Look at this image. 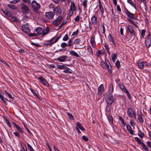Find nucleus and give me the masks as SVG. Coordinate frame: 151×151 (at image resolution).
Returning <instances> with one entry per match:
<instances>
[{
  "label": "nucleus",
  "instance_id": "obj_1",
  "mask_svg": "<svg viewBox=\"0 0 151 151\" xmlns=\"http://www.w3.org/2000/svg\"><path fill=\"white\" fill-rule=\"evenodd\" d=\"M102 67L104 69H108V72L110 73H112V68L108 60H105V62L102 61L101 62Z\"/></svg>",
  "mask_w": 151,
  "mask_h": 151
},
{
  "label": "nucleus",
  "instance_id": "obj_2",
  "mask_svg": "<svg viewBox=\"0 0 151 151\" xmlns=\"http://www.w3.org/2000/svg\"><path fill=\"white\" fill-rule=\"evenodd\" d=\"M106 101L107 104L111 106L114 101V99L112 94H109L107 96Z\"/></svg>",
  "mask_w": 151,
  "mask_h": 151
},
{
  "label": "nucleus",
  "instance_id": "obj_3",
  "mask_svg": "<svg viewBox=\"0 0 151 151\" xmlns=\"http://www.w3.org/2000/svg\"><path fill=\"white\" fill-rule=\"evenodd\" d=\"M124 12L128 17L129 18L133 19L135 20H137V18L135 16V14L130 12L126 8L124 9Z\"/></svg>",
  "mask_w": 151,
  "mask_h": 151
},
{
  "label": "nucleus",
  "instance_id": "obj_4",
  "mask_svg": "<svg viewBox=\"0 0 151 151\" xmlns=\"http://www.w3.org/2000/svg\"><path fill=\"white\" fill-rule=\"evenodd\" d=\"M21 5V11L25 14H28L30 12L28 7L23 3H22Z\"/></svg>",
  "mask_w": 151,
  "mask_h": 151
},
{
  "label": "nucleus",
  "instance_id": "obj_5",
  "mask_svg": "<svg viewBox=\"0 0 151 151\" xmlns=\"http://www.w3.org/2000/svg\"><path fill=\"white\" fill-rule=\"evenodd\" d=\"M145 46L147 48L151 46V35L150 32L146 37L145 40Z\"/></svg>",
  "mask_w": 151,
  "mask_h": 151
},
{
  "label": "nucleus",
  "instance_id": "obj_6",
  "mask_svg": "<svg viewBox=\"0 0 151 151\" xmlns=\"http://www.w3.org/2000/svg\"><path fill=\"white\" fill-rule=\"evenodd\" d=\"M56 37L57 36H55L49 40L45 41L43 42L44 45H49L50 46H51L52 45L55 43L53 41L55 40Z\"/></svg>",
  "mask_w": 151,
  "mask_h": 151
},
{
  "label": "nucleus",
  "instance_id": "obj_7",
  "mask_svg": "<svg viewBox=\"0 0 151 151\" xmlns=\"http://www.w3.org/2000/svg\"><path fill=\"white\" fill-rule=\"evenodd\" d=\"M63 19L62 17L61 16H59L53 22L52 24L54 25L57 26L60 24Z\"/></svg>",
  "mask_w": 151,
  "mask_h": 151
},
{
  "label": "nucleus",
  "instance_id": "obj_8",
  "mask_svg": "<svg viewBox=\"0 0 151 151\" xmlns=\"http://www.w3.org/2000/svg\"><path fill=\"white\" fill-rule=\"evenodd\" d=\"M32 6L34 10H38L40 7V4L35 1H33L32 3Z\"/></svg>",
  "mask_w": 151,
  "mask_h": 151
},
{
  "label": "nucleus",
  "instance_id": "obj_9",
  "mask_svg": "<svg viewBox=\"0 0 151 151\" xmlns=\"http://www.w3.org/2000/svg\"><path fill=\"white\" fill-rule=\"evenodd\" d=\"M127 30H128L129 33L131 35V38L132 39V40H133L136 36V33L134 32L133 27L129 28Z\"/></svg>",
  "mask_w": 151,
  "mask_h": 151
},
{
  "label": "nucleus",
  "instance_id": "obj_10",
  "mask_svg": "<svg viewBox=\"0 0 151 151\" xmlns=\"http://www.w3.org/2000/svg\"><path fill=\"white\" fill-rule=\"evenodd\" d=\"M53 11L56 13L57 15H60L62 13L61 9L60 7L58 6L54 7Z\"/></svg>",
  "mask_w": 151,
  "mask_h": 151
},
{
  "label": "nucleus",
  "instance_id": "obj_11",
  "mask_svg": "<svg viewBox=\"0 0 151 151\" xmlns=\"http://www.w3.org/2000/svg\"><path fill=\"white\" fill-rule=\"evenodd\" d=\"M12 123L16 128L22 135V134L23 133H24L26 134V133L25 132H24L22 129L19 125L13 122H12Z\"/></svg>",
  "mask_w": 151,
  "mask_h": 151
},
{
  "label": "nucleus",
  "instance_id": "obj_12",
  "mask_svg": "<svg viewBox=\"0 0 151 151\" xmlns=\"http://www.w3.org/2000/svg\"><path fill=\"white\" fill-rule=\"evenodd\" d=\"M38 79L42 83H43V84L44 85L47 87H49V85L48 82L43 77L40 76L38 78Z\"/></svg>",
  "mask_w": 151,
  "mask_h": 151
},
{
  "label": "nucleus",
  "instance_id": "obj_13",
  "mask_svg": "<svg viewBox=\"0 0 151 151\" xmlns=\"http://www.w3.org/2000/svg\"><path fill=\"white\" fill-rule=\"evenodd\" d=\"M54 15V13L52 12H47L45 13V16L48 18L51 19L53 18Z\"/></svg>",
  "mask_w": 151,
  "mask_h": 151
},
{
  "label": "nucleus",
  "instance_id": "obj_14",
  "mask_svg": "<svg viewBox=\"0 0 151 151\" xmlns=\"http://www.w3.org/2000/svg\"><path fill=\"white\" fill-rule=\"evenodd\" d=\"M118 86H119V88L123 92H125L124 91H126V90L127 89L124 86L123 84L122 83H121V81L119 79H118Z\"/></svg>",
  "mask_w": 151,
  "mask_h": 151
},
{
  "label": "nucleus",
  "instance_id": "obj_15",
  "mask_svg": "<svg viewBox=\"0 0 151 151\" xmlns=\"http://www.w3.org/2000/svg\"><path fill=\"white\" fill-rule=\"evenodd\" d=\"M68 58L67 55L62 56L57 58V60L60 62L65 61L66 59Z\"/></svg>",
  "mask_w": 151,
  "mask_h": 151
},
{
  "label": "nucleus",
  "instance_id": "obj_16",
  "mask_svg": "<svg viewBox=\"0 0 151 151\" xmlns=\"http://www.w3.org/2000/svg\"><path fill=\"white\" fill-rule=\"evenodd\" d=\"M133 111L131 108H129L128 109L127 114L128 116L132 117L133 116Z\"/></svg>",
  "mask_w": 151,
  "mask_h": 151
},
{
  "label": "nucleus",
  "instance_id": "obj_17",
  "mask_svg": "<svg viewBox=\"0 0 151 151\" xmlns=\"http://www.w3.org/2000/svg\"><path fill=\"white\" fill-rule=\"evenodd\" d=\"M1 11L3 12L4 14L7 17H10L12 15V14L9 11L6 9H1Z\"/></svg>",
  "mask_w": 151,
  "mask_h": 151
},
{
  "label": "nucleus",
  "instance_id": "obj_18",
  "mask_svg": "<svg viewBox=\"0 0 151 151\" xmlns=\"http://www.w3.org/2000/svg\"><path fill=\"white\" fill-rule=\"evenodd\" d=\"M104 90V86L103 84H101L98 88V95H101Z\"/></svg>",
  "mask_w": 151,
  "mask_h": 151
},
{
  "label": "nucleus",
  "instance_id": "obj_19",
  "mask_svg": "<svg viewBox=\"0 0 151 151\" xmlns=\"http://www.w3.org/2000/svg\"><path fill=\"white\" fill-rule=\"evenodd\" d=\"M109 105L107 104L105 108V114L106 115H110L111 114L110 112V109Z\"/></svg>",
  "mask_w": 151,
  "mask_h": 151
},
{
  "label": "nucleus",
  "instance_id": "obj_20",
  "mask_svg": "<svg viewBox=\"0 0 151 151\" xmlns=\"http://www.w3.org/2000/svg\"><path fill=\"white\" fill-rule=\"evenodd\" d=\"M70 11H76V8L75 4L74 2L71 1V5L70 7Z\"/></svg>",
  "mask_w": 151,
  "mask_h": 151
},
{
  "label": "nucleus",
  "instance_id": "obj_21",
  "mask_svg": "<svg viewBox=\"0 0 151 151\" xmlns=\"http://www.w3.org/2000/svg\"><path fill=\"white\" fill-rule=\"evenodd\" d=\"M49 31V29L48 27H47L45 29H42V36L43 37L47 35Z\"/></svg>",
  "mask_w": 151,
  "mask_h": 151
},
{
  "label": "nucleus",
  "instance_id": "obj_22",
  "mask_svg": "<svg viewBox=\"0 0 151 151\" xmlns=\"http://www.w3.org/2000/svg\"><path fill=\"white\" fill-rule=\"evenodd\" d=\"M107 116V117L108 118V121L111 124H113V118L112 116L111 115V114H110V115H106Z\"/></svg>",
  "mask_w": 151,
  "mask_h": 151
},
{
  "label": "nucleus",
  "instance_id": "obj_23",
  "mask_svg": "<svg viewBox=\"0 0 151 151\" xmlns=\"http://www.w3.org/2000/svg\"><path fill=\"white\" fill-rule=\"evenodd\" d=\"M30 89L36 98L40 99V98L39 96L38 93L37 91L36 92L34 90H33L31 88H30Z\"/></svg>",
  "mask_w": 151,
  "mask_h": 151
},
{
  "label": "nucleus",
  "instance_id": "obj_24",
  "mask_svg": "<svg viewBox=\"0 0 151 151\" xmlns=\"http://www.w3.org/2000/svg\"><path fill=\"white\" fill-rule=\"evenodd\" d=\"M127 129L129 133L132 135L134 134V133L133 130L132 129V127L129 125H127L126 126Z\"/></svg>",
  "mask_w": 151,
  "mask_h": 151
},
{
  "label": "nucleus",
  "instance_id": "obj_25",
  "mask_svg": "<svg viewBox=\"0 0 151 151\" xmlns=\"http://www.w3.org/2000/svg\"><path fill=\"white\" fill-rule=\"evenodd\" d=\"M56 66L58 68L60 69H69V68L64 65H57Z\"/></svg>",
  "mask_w": 151,
  "mask_h": 151
},
{
  "label": "nucleus",
  "instance_id": "obj_26",
  "mask_svg": "<svg viewBox=\"0 0 151 151\" xmlns=\"http://www.w3.org/2000/svg\"><path fill=\"white\" fill-rule=\"evenodd\" d=\"M77 126L81 130L85 131V129L84 127L81 125V124L79 122H77L76 123Z\"/></svg>",
  "mask_w": 151,
  "mask_h": 151
},
{
  "label": "nucleus",
  "instance_id": "obj_27",
  "mask_svg": "<svg viewBox=\"0 0 151 151\" xmlns=\"http://www.w3.org/2000/svg\"><path fill=\"white\" fill-rule=\"evenodd\" d=\"M35 31L39 35H41L42 32V29L40 27H38L36 29Z\"/></svg>",
  "mask_w": 151,
  "mask_h": 151
},
{
  "label": "nucleus",
  "instance_id": "obj_28",
  "mask_svg": "<svg viewBox=\"0 0 151 151\" xmlns=\"http://www.w3.org/2000/svg\"><path fill=\"white\" fill-rule=\"evenodd\" d=\"M108 38H109V40L112 43L114 44V46H116V44L114 41V39L112 37L111 35L109 33V35L108 36Z\"/></svg>",
  "mask_w": 151,
  "mask_h": 151
},
{
  "label": "nucleus",
  "instance_id": "obj_29",
  "mask_svg": "<svg viewBox=\"0 0 151 151\" xmlns=\"http://www.w3.org/2000/svg\"><path fill=\"white\" fill-rule=\"evenodd\" d=\"M70 54L76 57H79L80 56L79 55L77 54V52H75L74 51H70L69 52Z\"/></svg>",
  "mask_w": 151,
  "mask_h": 151
},
{
  "label": "nucleus",
  "instance_id": "obj_30",
  "mask_svg": "<svg viewBox=\"0 0 151 151\" xmlns=\"http://www.w3.org/2000/svg\"><path fill=\"white\" fill-rule=\"evenodd\" d=\"M87 49L89 54L90 55H93V52L92 49L90 46H88Z\"/></svg>",
  "mask_w": 151,
  "mask_h": 151
},
{
  "label": "nucleus",
  "instance_id": "obj_31",
  "mask_svg": "<svg viewBox=\"0 0 151 151\" xmlns=\"http://www.w3.org/2000/svg\"><path fill=\"white\" fill-rule=\"evenodd\" d=\"M92 23L93 24H97V18L95 16H93L91 18Z\"/></svg>",
  "mask_w": 151,
  "mask_h": 151
},
{
  "label": "nucleus",
  "instance_id": "obj_32",
  "mask_svg": "<svg viewBox=\"0 0 151 151\" xmlns=\"http://www.w3.org/2000/svg\"><path fill=\"white\" fill-rule=\"evenodd\" d=\"M138 135L141 138H143L145 136L144 134L142 133L141 131L139 129Z\"/></svg>",
  "mask_w": 151,
  "mask_h": 151
},
{
  "label": "nucleus",
  "instance_id": "obj_33",
  "mask_svg": "<svg viewBox=\"0 0 151 151\" xmlns=\"http://www.w3.org/2000/svg\"><path fill=\"white\" fill-rule=\"evenodd\" d=\"M109 91L112 93L113 91V86L112 83H111L109 85Z\"/></svg>",
  "mask_w": 151,
  "mask_h": 151
},
{
  "label": "nucleus",
  "instance_id": "obj_34",
  "mask_svg": "<svg viewBox=\"0 0 151 151\" xmlns=\"http://www.w3.org/2000/svg\"><path fill=\"white\" fill-rule=\"evenodd\" d=\"M104 46L105 47V49L106 50V51L108 53L109 56L110 52L109 51V46L106 43H105L104 44Z\"/></svg>",
  "mask_w": 151,
  "mask_h": 151
},
{
  "label": "nucleus",
  "instance_id": "obj_35",
  "mask_svg": "<svg viewBox=\"0 0 151 151\" xmlns=\"http://www.w3.org/2000/svg\"><path fill=\"white\" fill-rule=\"evenodd\" d=\"M143 61L138 62V65L140 68H144Z\"/></svg>",
  "mask_w": 151,
  "mask_h": 151
},
{
  "label": "nucleus",
  "instance_id": "obj_36",
  "mask_svg": "<svg viewBox=\"0 0 151 151\" xmlns=\"http://www.w3.org/2000/svg\"><path fill=\"white\" fill-rule=\"evenodd\" d=\"M23 31L27 34L29 33L30 32V30L29 28H22Z\"/></svg>",
  "mask_w": 151,
  "mask_h": 151
},
{
  "label": "nucleus",
  "instance_id": "obj_37",
  "mask_svg": "<svg viewBox=\"0 0 151 151\" xmlns=\"http://www.w3.org/2000/svg\"><path fill=\"white\" fill-rule=\"evenodd\" d=\"M142 148L146 151H148L149 149L147 146L143 142L141 145Z\"/></svg>",
  "mask_w": 151,
  "mask_h": 151
},
{
  "label": "nucleus",
  "instance_id": "obj_38",
  "mask_svg": "<svg viewBox=\"0 0 151 151\" xmlns=\"http://www.w3.org/2000/svg\"><path fill=\"white\" fill-rule=\"evenodd\" d=\"M135 139L137 142L140 145H141L143 143V142L141 141L140 139L138 137H135Z\"/></svg>",
  "mask_w": 151,
  "mask_h": 151
},
{
  "label": "nucleus",
  "instance_id": "obj_39",
  "mask_svg": "<svg viewBox=\"0 0 151 151\" xmlns=\"http://www.w3.org/2000/svg\"><path fill=\"white\" fill-rule=\"evenodd\" d=\"M11 17V20L13 21L14 22L17 23L18 22V20L15 17L13 16L12 15L10 17Z\"/></svg>",
  "mask_w": 151,
  "mask_h": 151
},
{
  "label": "nucleus",
  "instance_id": "obj_40",
  "mask_svg": "<svg viewBox=\"0 0 151 151\" xmlns=\"http://www.w3.org/2000/svg\"><path fill=\"white\" fill-rule=\"evenodd\" d=\"M99 8L101 13V14L102 15L104 12V10L103 7V6L101 3H100V4H99Z\"/></svg>",
  "mask_w": 151,
  "mask_h": 151
},
{
  "label": "nucleus",
  "instance_id": "obj_41",
  "mask_svg": "<svg viewBox=\"0 0 151 151\" xmlns=\"http://www.w3.org/2000/svg\"><path fill=\"white\" fill-rule=\"evenodd\" d=\"M127 2L128 3L130 4L132 6H133L135 9H137L136 5L135 4L133 3L132 1L127 0Z\"/></svg>",
  "mask_w": 151,
  "mask_h": 151
},
{
  "label": "nucleus",
  "instance_id": "obj_42",
  "mask_svg": "<svg viewBox=\"0 0 151 151\" xmlns=\"http://www.w3.org/2000/svg\"><path fill=\"white\" fill-rule=\"evenodd\" d=\"M119 120H120V121L121 122V123L122 124H123L124 126V127L125 126V123L124 122V120L123 119V118L121 116H119Z\"/></svg>",
  "mask_w": 151,
  "mask_h": 151
},
{
  "label": "nucleus",
  "instance_id": "obj_43",
  "mask_svg": "<svg viewBox=\"0 0 151 151\" xmlns=\"http://www.w3.org/2000/svg\"><path fill=\"white\" fill-rule=\"evenodd\" d=\"M80 42V40L79 39H76L73 42V44H79Z\"/></svg>",
  "mask_w": 151,
  "mask_h": 151
},
{
  "label": "nucleus",
  "instance_id": "obj_44",
  "mask_svg": "<svg viewBox=\"0 0 151 151\" xmlns=\"http://www.w3.org/2000/svg\"><path fill=\"white\" fill-rule=\"evenodd\" d=\"M95 36L93 35L92 37H91V39H90V42L91 43H93L95 42Z\"/></svg>",
  "mask_w": 151,
  "mask_h": 151
},
{
  "label": "nucleus",
  "instance_id": "obj_45",
  "mask_svg": "<svg viewBox=\"0 0 151 151\" xmlns=\"http://www.w3.org/2000/svg\"><path fill=\"white\" fill-rule=\"evenodd\" d=\"M8 7L13 9H16L17 8L14 5L9 4L8 5Z\"/></svg>",
  "mask_w": 151,
  "mask_h": 151
},
{
  "label": "nucleus",
  "instance_id": "obj_46",
  "mask_svg": "<svg viewBox=\"0 0 151 151\" xmlns=\"http://www.w3.org/2000/svg\"><path fill=\"white\" fill-rule=\"evenodd\" d=\"M27 145L28 147V148L30 150V151H35L32 147V146L30 145L28 143H27Z\"/></svg>",
  "mask_w": 151,
  "mask_h": 151
},
{
  "label": "nucleus",
  "instance_id": "obj_47",
  "mask_svg": "<svg viewBox=\"0 0 151 151\" xmlns=\"http://www.w3.org/2000/svg\"><path fill=\"white\" fill-rule=\"evenodd\" d=\"M7 124V125L10 127H11V125L10 123L8 120L5 117L4 118Z\"/></svg>",
  "mask_w": 151,
  "mask_h": 151
},
{
  "label": "nucleus",
  "instance_id": "obj_48",
  "mask_svg": "<svg viewBox=\"0 0 151 151\" xmlns=\"http://www.w3.org/2000/svg\"><path fill=\"white\" fill-rule=\"evenodd\" d=\"M126 91H124L125 92H124V93H127V96L128 97L129 99H130L131 98V96H130V93L128 92V91L127 89H126Z\"/></svg>",
  "mask_w": 151,
  "mask_h": 151
},
{
  "label": "nucleus",
  "instance_id": "obj_49",
  "mask_svg": "<svg viewBox=\"0 0 151 151\" xmlns=\"http://www.w3.org/2000/svg\"><path fill=\"white\" fill-rule=\"evenodd\" d=\"M104 24H105L104 23H103V24H102V29H103L102 33L103 34L105 35L106 30H105V26L104 25Z\"/></svg>",
  "mask_w": 151,
  "mask_h": 151
},
{
  "label": "nucleus",
  "instance_id": "obj_50",
  "mask_svg": "<svg viewBox=\"0 0 151 151\" xmlns=\"http://www.w3.org/2000/svg\"><path fill=\"white\" fill-rule=\"evenodd\" d=\"M60 46L62 48H64L68 46L67 44L65 42H63L61 44Z\"/></svg>",
  "mask_w": 151,
  "mask_h": 151
},
{
  "label": "nucleus",
  "instance_id": "obj_51",
  "mask_svg": "<svg viewBox=\"0 0 151 151\" xmlns=\"http://www.w3.org/2000/svg\"><path fill=\"white\" fill-rule=\"evenodd\" d=\"M68 36L67 34H66L65 35V36L63 37V41H66L68 40Z\"/></svg>",
  "mask_w": 151,
  "mask_h": 151
},
{
  "label": "nucleus",
  "instance_id": "obj_52",
  "mask_svg": "<svg viewBox=\"0 0 151 151\" xmlns=\"http://www.w3.org/2000/svg\"><path fill=\"white\" fill-rule=\"evenodd\" d=\"M115 65H116V67L118 68L119 69V68H120V62L119 61L117 60L115 63Z\"/></svg>",
  "mask_w": 151,
  "mask_h": 151
},
{
  "label": "nucleus",
  "instance_id": "obj_53",
  "mask_svg": "<svg viewBox=\"0 0 151 151\" xmlns=\"http://www.w3.org/2000/svg\"><path fill=\"white\" fill-rule=\"evenodd\" d=\"M146 32V30L145 29H142L141 30V35L142 37L143 38L144 37L145 34V32Z\"/></svg>",
  "mask_w": 151,
  "mask_h": 151
},
{
  "label": "nucleus",
  "instance_id": "obj_54",
  "mask_svg": "<svg viewBox=\"0 0 151 151\" xmlns=\"http://www.w3.org/2000/svg\"><path fill=\"white\" fill-rule=\"evenodd\" d=\"M4 92L8 96H9V98H11L12 99H14V98L12 96V95L8 92L7 91L5 90Z\"/></svg>",
  "mask_w": 151,
  "mask_h": 151
},
{
  "label": "nucleus",
  "instance_id": "obj_55",
  "mask_svg": "<svg viewBox=\"0 0 151 151\" xmlns=\"http://www.w3.org/2000/svg\"><path fill=\"white\" fill-rule=\"evenodd\" d=\"M87 1L86 0H84L83 1L82 4L83 5L84 7V8H86L87 7Z\"/></svg>",
  "mask_w": 151,
  "mask_h": 151
},
{
  "label": "nucleus",
  "instance_id": "obj_56",
  "mask_svg": "<svg viewBox=\"0 0 151 151\" xmlns=\"http://www.w3.org/2000/svg\"><path fill=\"white\" fill-rule=\"evenodd\" d=\"M13 134L15 135V136L18 137L19 138H20V134L18 132H14L13 133Z\"/></svg>",
  "mask_w": 151,
  "mask_h": 151
},
{
  "label": "nucleus",
  "instance_id": "obj_57",
  "mask_svg": "<svg viewBox=\"0 0 151 151\" xmlns=\"http://www.w3.org/2000/svg\"><path fill=\"white\" fill-rule=\"evenodd\" d=\"M138 119L139 122H140L143 123L144 122V120L142 118V116H140L139 117H138Z\"/></svg>",
  "mask_w": 151,
  "mask_h": 151
},
{
  "label": "nucleus",
  "instance_id": "obj_58",
  "mask_svg": "<svg viewBox=\"0 0 151 151\" xmlns=\"http://www.w3.org/2000/svg\"><path fill=\"white\" fill-rule=\"evenodd\" d=\"M67 114L68 116V117L70 119L72 120H73L74 119L73 116L70 113L68 112V113Z\"/></svg>",
  "mask_w": 151,
  "mask_h": 151
},
{
  "label": "nucleus",
  "instance_id": "obj_59",
  "mask_svg": "<svg viewBox=\"0 0 151 151\" xmlns=\"http://www.w3.org/2000/svg\"><path fill=\"white\" fill-rule=\"evenodd\" d=\"M20 1V0H14L12 1H10V3L12 4H16L19 2Z\"/></svg>",
  "mask_w": 151,
  "mask_h": 151
},
{
  "label": "nucleus",
  "instance_id": "obj_60",
  "mask_svg": "<svg viewBox=\"0 0 151 151\" xmlns=\"http://www.w3.org/2000/svg\"><path fill=\"white\" fill-rule=\"evenodd\" d=\"M82 138L83 140L86 142H87L88 141V137L86 136H83L82 137Z\"/></svg>",
  "mask_w": 151,
  "mask_h": 151
},
{
  "label": "nucleus",
  "instance_id": "obj_61",
  "mask_svg": "<svg viewBox=\"0 0 151 151\" xmlns=\"http://www.w3.org/2000/svg\"><path fill=\"white\" fill-rule=\"evenodd\" d=\"M127 20L129 22V23H130V24H134V22L130 19L127 18Z\"/></svg>",
  "mask_w": 151,
  "mask_h": 151
},
{
  "label": "nucleus",
  "instance_id": "obj_62",
  "mask_svg": "<svg viewBox=\"0 0 151 151\" xmlns=\"http://www.w3.org/2000/svg\"><path fill=\"white\" fill-rule=\"evenodd\" d=\"M31 43L32 45L36 46L38 47H41V45H40L38 43H35L33 42H32Z\"/></svg>",
  "mask_w": 151,
  "mask_h": 151
},
{
  "label": "nucleus",
  "instance_id": "obj_63",
  "mask_svg": "<svg viewBox=\"0 0 151 151\" xmlns=\"http://www.w3.org/2000/svg\"><path fill=\"white\" fill-rule=\"evenodd\" d=\"M73 43L72 41L69 40L67 44L68 46V47L71 46L73 45Z\"/></svg>",
  "mask_w": 151,
  "mask_h": 151
},
{
  "label": "nucleus",
  "instance_id": "obj_64",
  "mask_svg": "<svg viewBox=\"0 0 151 151\" xmlns=\"http://www.w3.org/2000/svg\"><path fill=\"white\" fill-rule=\"evenodd\" d=\"M130 123L132 127H134L135 125V123L134 122V121L132 120L130 121Z\"/></svg>",
  "mask_w": 151,
  "mask_h": 151
}]
</instances>
